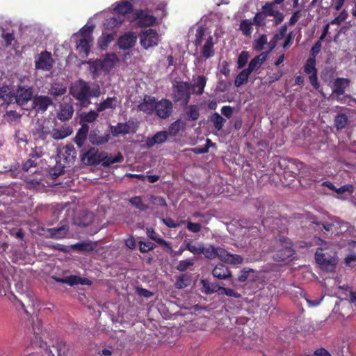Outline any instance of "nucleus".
Returning <instances> with one entry per match:
<instances>
[{"label":"nucleus","instance_id":"f257e3e1","mask_svg":"<svg viewBox=\"0 0 356 356\" xmlns=\"http://www.w3.org/2000/svg\"><path fill=\"white\" fill-rule=\"evenodd\" d=\"M316 243L320 245L315 254L316 263L322 269L329 272L334 271L337 264V252L335 248L330 242L320 238H318Z\"/></svg>","mask_w":356,"mask_h":356},{"label":"nucleus","instance_id":"f03ea898","mask_svg":"<svg viewBox=\"0 0 356 356\" xmlns=\"http://www.w3.org/2000/svg\"><path fill=\"white\" fill-rule=\"evenodd\" d=\"M70 94L80 102L83 107H87L90 104V98L99 97L101 90L97 84L91 88L86 81L79 79L70 88Z\"/></svg>","mask_w":356,"mask_h":356},{"label":"nucleus","instance_id":"7ed1b4c3","mask_svg":"<svg viewBox=\"0 0 356 356\" xmlns=\"http://www.w3.org/2000/svg\"><path fill=\"white\" fill-rule=\"evenodd\" d=\"M119 60L116 54H107L103 59H96L88 62L90 72L94 79L97 78L102 72L108 74Z\"/></svg>","mask_w":356,"mask_h":356},{"label":"nucleus","instance_id":"20e7f679","mask_svg":"<svg viewBox=\"0 0 356 356\" xmlns=\"http://www.w3.org/2000/svg\"><path fill=\"white\" fill-rule=\"evenodd\" d=\"M191 96V84L187 81H175L172 84V99L175 102H180L186 106Z\"/></svg>","mask_w":356,"mask_h":356},{"label":"nucleus","instance_id":"39448f33","mask_svg":"<svg viewBox=\"0 0 356 356\" xmlns=\"http://www.w3.org/2000/svg\"><path fill=\"white\" fill-rule=\"evenodd\" d=\"M280 248L273 254V258L275 261L283 262L295 254L292 248V242L288 237H281L280 239Z\"/></svg>","mask_w":356,"mask_h":356},{"label":"nucleus","instance_id":"423d86ee","mask_svg":"<svg viewBox=\"0 0 356 356\" xmlns=\"http://www.w3.org/2000/svg\"><path fill=\"white\" fill-rule=\"evenodd\" d=\"M41 328L42 325L40 321H38L37 324H35L33 326V332L30 336L31 339V345L33 348H39L41 349H44L45 353L48 354L49 356H54V354L52 353L51 349L47 348V343L44 341L41 337Z\"/></svg>","mask_w":356,"mask_h":356},{"label":"nucleus","instance_id":"0eeeda50","mask_svg":"<svg viewBox=\"0 0 356 356\" xmlns=\"http://www.w3.org/2000/svg\"><path fill=\"white\" fill-rule=\"evenodd\" d=\"M139 37L140 45L145 49L157 46L159 42V35L152 29L142 31Z\"/></svg>","mask_w":356,"mask_h":356},{"label":"nucleus","instance_id":"6e6552de","mask_svg":"<svg viewBox=\"0 0 356 356\" xmlns=\"http://www.w3.org/2000/svg\"><path fill=\"white\" fill-rule=\"evenodd\" d=\"M80 156L81 161L87 165H97L106 158L104 152L99 153L98 149L95 147L83 152Z\"/></svg>","mask_w":356,"mask_h":356},{"label":"nucleus","instance_id":"1a4fd4ad","mask_svg":"<svg viewBox=\"0 0 356 356\" xmlns=\"http://www.w3.org/2000/svg\"><path fill=\"white\" fill-rule=\"evenodd\" d=\"M15 102L20 106H25L31 99H33V89L31 86H18L14 92Z\"/></svg>","mask_w":356,"mask_h":356},{"label":"nucleus","instance_id":"9d476101","mask_svg":"<svg viewBox=\"0 0 356 356\" xmlns=\"http://www.w3.org/2000/svg\"><path fill=\"white\" fill-rule=\"evenodd\" d=\"M134 20L138 27H148L155 24L156 18L145 10L138 9L134 12Z\"/></svg>","mask_w":356,"mask_h":356},{"label":"nucleus","instance_id":"9b49d317","mask_svg":"<svg viewBox=\"0 0 356 356\" xmlns=\"http://www.w3.org/2000/svg\"><path fill=\"white\" fill-rule=\"evenodd\" d=\"M156 104L154 112L159 118L167 119L172 113L173 104L170 100L163 98L159 101H156Z\"/></svg>","mask_w":356,"mask_h":356},{"label":"nucleus","instance_id":"f8f14e48","mask_svg":"<svg viewBox=\"0 0 356 356\" xmlns=\"http://www.w3.org/2000/svg\"><path fill=\"white\" fill-rule=\"evenodd\" d=\"M52 104L51 97L46 95H35L32 99V108L36 113H44Z\"/></svg>","mask_w":356,"mask_h":356},{"label":"nucleus","instance_id":"ddd939ff","mask_svg":"<svg viewBox=\"0 0 356 356\" xmlns=\"http://www.w3.org/2000/svg\"><path fill=\"white\" fill-rule=\"evenodd\" d=\"M275 3L266 2L261 7V11L266 17H273L275 25H278L281 22H283V20L284 19V15L280 10H275Z\"/></svg>","mask_w":356,"mask_h":356},{"label":"nucleus","instance_id":"4468645a","mask_svg":"<svg viewBox=\"0 0 356 356\" xmlns=\"http://www.w3.org/2000/svg\"><path fill=\"white\" fill-rule=\"evenodd\" d=\"M52 279L58 283L67 284L68 285L73 286L77 284L90 286L92 281L88 278H82L77 275H70L65 277H58L56 276H52Z\"/></svg>","mask_w":356,"mask_h":356},{"label":"nucleus","instance_id":"2eb2a0df","mask_svg":"<svg viewBox=\"0 0 356 356\" xmlns=\"http://www.w3.org/2000/svg\"><path fill=\"white\" fill-rule=\"evenodd\" d=\"M35 68L49 71L53 66V59L51 53L44 51L38 54L35 61Z\"/></svg>","mask_w":356,"mask_h":356},{"label":"nucleus","instance_id":"dca6fc26","mask_svg":"<svg viewBox=\"0 0 356 356\" xmlns=\"http://www.w3.org/2000/svg\"><path fill=\"white\" fill-rule=\"evenodd\" d=\"M137 37L134 32H127L120 36L118 40V45L122 50L129 49L136 44Z\"/></svg>","mask_w":356,"mask_h":356},{"label":"nucleus","instance_id":"f3484780","mask_svg":"<svg viewBox=\"0 0 356 356\" xmlns=\"http://www.w3.org/2000/svg\"><path fill=\"white\" fill-rule=\"evenodd\" d=\"M156 99L154 97L145 95L143 101L138 104V108L140 111L152 115L156 108Z\"/></svg>","mask_w":356,"mask_h":356},{"label":"nucleus","instance_id":"a211bd4d","mask_svg":"<svg viewBox=\"0 0 356 356\" xmlns=\"http://www.w3.org/2000/svg\"><path fill=\"white\" fill-rule=\"evenodd\" d=\"M113 11L115 13L118 14V16H122L129 13H134V8L131 1L127 0H122L113 4Z\"/></svg>","mask_w":356,"mask_h":356},{"label":"nucleus","instance_id":"6ab92c4d","mask_svg":"<svg viewBox=\"0 0 356 356\" xmlns=\"http://www.w3.org/2000/svg\"><path fill=\"white\" fill-rule=\"evenodd\" d=\"M92 41L93 40L87 38H81L76 41V50L81 58H84L88 56Z\"/></svg>","mask_w":356,"mask_h":356},{"label":"nucleus","instance_id":"aec40b11","mask_svg":"<svg viewBox=\"0 0 356 356\" xmlns=\"http://www.w3.org/2000/svg\"><path fill=\"white\" fill-rule=\"evenodd\" d=\"M74 113V108L72 104H61L57 112L56 117L61 122L68 121L72 118Z\"/></svg>","mask_w":356,"mask_h":356},{"label":"nucleus","instance_id":"412c9836","mask_svg":"<svg viewBox=\"0 0 356 356\" xmlns=\"http://www.w3.org/2000/svg\"><path fill=\"white\" fill-rule=\"evenodd\" d=\"M350 81L346 78H337L333 83L332 93L337 97L345 93L346 88L350 85Z\"/></svg>","mask_w":356,"mask_h":356},{"label":"nucleus","instance_id":"4be33fe9","mask_svg":"<svg viewBox=\"0 0 356 356\" xmlns=\"http://www.w3.org/2000/svg\"><path fill=\"white\" fill-rule=\"evenodd\" d=\"M214 277L219 280H226L232 277L229 268L222 264H217L212 270Z\"/></svg>","mask_w":356,"mask_h":356},{"label":"nucleus","instance_id":"5701e85b","mask_svg":"<svg viewBox=\"0 0 356 356\" xmlns=\"http://www.w3.org/2000/svg\"><path fill=\"white\" fill-rule=\"evenodd\" d=\"M207 81V78L204 75H199L195 82L193 84H191V93L196 95H202Z\"/></svg>","mask_w":356,"mask_h":356},{"label":"nucleus","instance_id":"b1692460","mask_svg":"<svg viewBox=\"0 0 356 356\" xmlns=\"http://www.w3.org/2000/svg\"><path fill=\"white\" fill-rule=\"evenodd\" d=\"M168 137V134L166 131H159L152 137H148L147 138L146 146L148 148H151L156 144H162L167 140Z\"/></svg>","mask_w":356,"mask_h":356},{"label":"nucleus","instance_id":"393cba45","mask_svg":"<svg viewBox=\"0 0 356 356\" xmlns=\"http://www.w3.org/2000/svg\"><path fill=\"white\" fill-rule=\"evenodd\" d=\"M214 42H213V38L212 35H209L204 43V44L202 47V49L201 50V54L202 56L207 59L209 58H211L215 54V49H214Z\"/></svg>","mask_w":356,"mask_h":356},{"label":"nucleus","instance_id":"a878e982","mask_svg":"<svg viewBox=\"0 0 356 356\" xmlns=\"http://www.w3.org/2000/svg\"><path fill=\"white\" fill-rule=\"evenodd\" d=\"M15 99L14 92L10 86L4 85L0 87V100L2 101V104H10L13 102Z\"/></svg>","mask_w":356,"mask_h":356},{"label":"nucleus","instance_id":"bb28decb","mask_svg":"<svg viewBox=\"0 0 356 356\" xmlns=\"http://www.w3.org/2000/svg\"><path fill=\"white\" fill-rule=\"evenodd\" d=\"M88 131L89 126L87 124H83L76 132V136L74 138V142L79 148H81L84 145L87 138Z\"/></svg>","mask_w":356,"mask_h":356},{"label":"nucleus","instance_id":"cd10ccee","mask_svg":"<svg viewBox=\"0 0 356 356\" xmlns=\"http://www.w3.org/2000/svg\"><path fill=\"white\" fill-rule=\"evenodd\" d=\"M131 127L127 123L119 122L115 126H111L110 130L114 137H118L120 135L124 136L130 132Z\"/></svg>","mask_w":356,"mask_h":356},{"label":"nucleus","instance_id":"c85d7f7f","mask_svg":"<svg viewBox=\"0 0 356 356\" xmlns=\"http://www.w3.org/2000/svg\"><path fill=\"white\" fill-rule=\"evenodd\" d=\"M72 129L70 126L63 125L59 129H53L51 137L55 140H62L71 135Z\"/></svg>","mask_w":356,"mask_h":356},{"label":"nucleus","instance_id":"c756f323","mask_svg":"<svg viewBox=\"0 0 356 356\" xmlns=\"http://www.w3.org/2000/svg\"><path fill=\"white\" fill-rule=\"evenodd\" d=\"M286 31H287V25L286 24H284L280 27L279 32L277 33L276 34H275L273 35V37L272 38V39L268 42L269 51H272L273 49L275 48V47L277 44V42L284 38V36L286 35Z\"/></svg>","mask_w":356,"mask_h":356},{"label":"nucleus","instance_id":"7c9ffc66","mask_svg":"<svg viewBox=\"0 0 356 356\" xmlns=\"http://www.w3.org/2000/svg\"><path fill=\"white\" fill-rule=\"evenodd\" d=\"M231 337L234 341L237 344L245 345L248 338L245 336L244 332L241 327H235L231 331Z\"/></svg>","mask_w":356,"mask_h":356},{"label":"nucleus","instance_id":"2f4dec72","mask_svg":"<svg viewBox=\"0 0 356 356\" xmlns=\"http://www.w3.org/2000/svg\"><path fill=\"white\" fill-rule=\"evenodd\" d=\"M69 231V226L67 225H61L58 227H54L49 229V233L54 238H63L66 236Z\"/></svg>","mask_w":356,"mask_h":356},{"label":"nucleus","instance_id":"473e14b6","mask_svg":"<svg viewBox=\"0 0 356 356\" xmlns=\"http://www.w3.org/2000/svg\"><path fill=\"white\" fill-rule=\"evenodd\" d=\"M96 245L91 241H82L72 245V249L79 252H92L95 249Z\"/></svg>","mask_w":356,"mask_h":356},{"label":"nucleus","instance_id":"72a5a7b5","mask_svg":"<svg viewBox=\"0 0 356 356\" xmlns=\"http://www.w3.org/2000/svg\"><path fill=\"white\" fill-rule=\"evenodd\" d=\"M124 21L122 16L112 17L106 19L104 23V26L106 30H112L119 27Z\"/></svg>","mask_w":356,"mask_h":356},{"label":"nucleus","instance_id":"f704fd0d","mask_svg":"<svg viewBox=\"0 0 356 356\" xmlns=\"http://www.w3.org/2000/svg\"><path fill=\"white\" fill-rule=\"evenodd\" d=\"M4 296H7L6 293H4ZM8 297L9 300L12 302L14 307L17 310L20 311L22 310L25 314L29 315V312L27 310L25 303L22 300H19L17 296L13 293L10 292L8 294Z\"/></svg>","mask_w":356,"mask_h":356},{"label":"nucleus","instance_id":"c9c22d12","mask_svg":"<svg viewBox=\"0 0 356 356\" xmlns=\"http://www.w3.org/2000/svg\"><path fill=\"white\" fill-rule=\"evenodd\" d=\"M66 92L67 88L63 84L54 83L51 84L48 93L54 97H57L65 95Z\"/></svg>","mask_w":356,"mask_h":356},{"label":"nucleus","instance_id":"e433bc0d","mask_svg":"<svg viewBox=\"0 0 356 356\" xmlns=\"http://www.w3.org/2000/svg\"><path fill=\"white\" fill-rule=\"evenodd\" d=\"M266 60V56L263 53L259 56L253 58L248 64V67L245 68L250 73L254 70H257L261 67L263 63Z\"/></svg>","mask_w":356,"mask_h":356},{"label":"nucleus","instance_id":"4c0bfd02","mask_svg":"<svg viewBox=\"0 0 356 356\" xmlns=\"http://www.w3.org/2000/svg\"><path fill=\"white\" fill-rule=\"evenodd\" d=\"M117 98L115 97H108L106 99L100 102L97 106V112H102L108 108H115L117 106Z\"/></svg>","mask_w":356,"mask_h":356},{"label":"nucleus","instance_id":"58836bf2","mask_svg":"<svg viewBox=\"0 0 356 356\" xmlns=\"http://www.w3.org/2000/svg\"><path fill=\"white\" fill-rule=\"evenodd\" d=\"M209 120L217 131L222 130L225 123L226 122V120L217 112L213 113L210 116Z\"/></svg>","mask_w":356,"mask_h":356},{"label":"nucleus","instance_id":"ea45409f","mask_svg":"<svg viewBox=\"0 0 356 356\" xmlns=\"http://www.w3.org/2000/svg\"><path fill=\"white\" fill-rule=\"evenodd\" d=\"M35 174L36 176H39L40 177H33V178H29L26 180V184H27V188H36V189H38L41 187H43L44 186V184L42 182V180H43V178H42V175L40 174V173H36V172H35Z\"/></svg>","mask_w":356,"mask_h":356},{"label":"nucleus","instance_id":"a19ab883","mask_svg":"<svg viewBox=\"0 0 356 356\" xmlns=\"http://www.w3.org/2000/svg\"><path fill=\"white\" fill-rule=\"evenodd\" d=\"M115 33H102L99 39L98 45L102 50L107 49L108 44L114 40Z\"/></svg>","mask_w":356,"mask_h":356},{"label":"nucleus","instance_id":"79ce46f5","mask_svg":"<svg viewBox=\"0 0 356 356\" xmlns=\"http://www.w3.org/2000/svg\"><path fill=\"white\" fill-rule=\"evenodd\" d=\"M202 284L207 294H211L216 292H218L220 294L221 289L222 286H220L218 284L209 283L207 280H202Z\"/></svg>","mask_w":356,"mask_h":356},{"label":"nucleus","instance_id":"37998d69","mask_svg":"<svg viewBox=\"0 0 356 356\" xmlns=\"http://www.w3.org/2000/svg\"><path fill=\"white\" fill-rule=\"evenodd\" d=\"M185 125V123L181 120H177L176 121L173 122L169 126L168 131H167L168 136H177V134L181 130V129L184 128Z\"/></svg>","mask_w":356,"mask_h":356},{"label":"nucleus","instance_id":"c03bdc74","mask_svg":"<svg viewBox=\"0 0 356 356\" xmlns=\"http://www.w3.org/2000/svg\"><path fill=\"white\" fill-rule=\"evenodd\" d=\"M253 24H254L251 19H243L240 23L239 30L243 33L244 35L250 36L253 31Z\"/></svg>","mask_w":356,"mask_h":356},{"label":"nucleus","instance_id":"a18cd8bd","mask_svg":"<svg viewBox=\"0 0 356 356\" xmlns=\"http://www.w3.org/2000/svg\"><path fill=\"white\" fill-rule=\"evenodd\" d=\"M9 272L7 264L3 261H0V284L3 286L9 285Z\"/></svg>","mask_w":356,"mask_h":356},{"label":"nucleus","instance_id":"49530a36","mask_svg":"<svg viewBox=\"0 0 356 356\" xmlns=\"http://www.w3.org/2000/svg\"><path fill=\"white\" fill-rule=\"evenodd\" d=\"M186 120L189 121H195L200 117V111L197 105L193 104L188 107L186 112Z\"/></svg>","mask_w":356,"mask_h":356},{"label":"nucleus","instance_id":"de8ad7c7","mask_svg":"<svg viewBox=\"0 0 356 356\" xmlns=\"http://www.w3.org/2000/svg\"><path fill=\"white\" fill-rule=\"evenodd\" d=\"M104 156L106 158L104 159V160H102V165L105 168H108L113 163L121 162L123 159V156L120 152L117 156H115L113 158L111 156H108L107 154L104 152Z\"/></svg>","mask_w":356,"mask_h":356},{"label":"nucleus","instance_id":"09e8293b","mask_svg":"<svg viewBox=\"0 0 356 356\" xmlns=\"http://www.w3.org/2000/svg\"><path fill=\"white\" fill-rule=\"evenodd\" d=\"M250 74L251 73L246 69H244L241 72H240L235 79V86L238 88L245 83L248 81Z\"/></svg>","mask_w":356,"mask_h":356},{"label":"nucleus","instance_id":"8fccbe9b","mask_svg":"<svg viewBox=\"0 0 356 356\" xmlns=\"http://www.w3.org/2000/svg\"><path fill=\"white\" fill-rule=\"evenodd\" d=\"M109 138H110V137H109L108 134H106L105 136H99L96 134H90L89 135L90 142L92 144L97 145L106 143L108 141Z\"/></svg>","mask_w":356,"mask_h":356},{"label":"nucleus","instance_id":"3c124183","mask_svg":"<svg viewBox=\"0 0 356 356\" xmlns=\"http://www.w3.org/2000/svg\"><path fill=\"white\" fill-rule=\"evenodd\" d=\"M304 72L308 75L312 74V73H317L316 58L314 57H309L307 58L304 65Z\"/></svg>","mask_w":356,"mask_h":356},{"label":"nucleus","instance_id":"603ef678","mask_svg":"<svg viewBox=\"0 0 356 356\" xmlns=\"http://www.w3.org/2000/svg\"><path fill=\"white\" fill-rule=\"evenodd\" d=\"M348 123V117L344 113L339 114L334 119V126L337 130H341L346 127Z\"/></svg>","mask_w":356,"mask_h":356},{"label":"nucleus","instance_id":"864d4df0","mask_svg":"<svg viewBox=\"0 0 356 356\" xmlns=\"http://www.w3.org/2000/svg\"><path fill=\"white\" fill-rule=\"evenodd\" d=\"M98 113L99 112H97V111H90L88 113H83L80 117L81 122L88 123H92L95 122L98 117Z\"/></svg>","mask_w":356,"mask_h":356},{"label":"nucleus","instance_id":"5fc2aeb1","mask_svg":"<svg viewBox=\"0 0 356 356\" xmlns=\"http://www.w3.org/2000/svg\"><path fill=\"white\" fill-rule=\"evenodd\" d=\"M129 202L131 205L140 211H146L148 209L147 205L143 203L142 197L140 196H134L129 200Z\"/></svg>","mask_w":356,"mask_h":356},{"label":"nucleus","instance_id":"6e6d98bb","mask_svg":"<svg viewBox=\"0 0 356 356\" xmlns=\"http://www.w3.org/2000/svg\"><path fill=\"white\" fill-rule=\"evenodd\" d=\"M186 243V248L194 254H200L203 252V244L195 245L191 241H184Z\"/></svg>","mask_w":356,"mask_h":356},{"label":"nucleus","instance_id":"4d7b16f0","mask_svg":"<svg viewBox=\"0 0 356 356\" xmlns=\"http://www.w3.org/2000/svg\"><path fill=\"white\" fill-rule=\"evenodd\" d=\"M268 43L267 36L262 34L257 38L254 43V49L257 51H261L264 49V45Z\"/></svg>","mask_w":356,"mask_h":356},{"label":"nucleus","instance_id":"13d9d810","mask_svg":"<svg viewBox=\"0 0 356 356\" xmlns=\"http://www.w3.org/2000/svg\"><path fill=\"white\" fill-rule=\"evenodd\" d=\"M52 348L57 353V356H64L67 352L66 343L63 340L56 341V345H52Z\"/></svg>","mask_w":356,"mask_h":356},{"label":"nucleus","instance_id":"bf43d9fd","mask_svg":"<svg viewBox=\"0 0 356 356\" xmlns=\"http://www.w3.org/2000/svg\"><path fill=\"white\" fill-rule=\"evenodd\" d=\"M190 277L186 275H181L178 277L175 283V286L177 289H181L188 286L190 284Z\"/></svg>","mask_w":356,"mask_h":356},{"label":"nucleus","instance_id":"052dcab7","mask_svg":"<svg viewBox=\"0 0 356 356\" xmlns=\"http://www.w3.org/2000/svg\"><path fill=\"white\" fill-rule=\"evenodd\" d=\"M147 234L151 239L156 241L159 245H164L165 247L169 245L168 243L163 238L159 236L158 234H156L154 229H152L151 231L148 230Z\"/></svg>","mask_w":356,"mask_h":356},{"label":"nucleus","instance_id":"680f3d73","mask_svg":"<svg viewBox=\"0 0 356 356\" xmlns=\"http://www.w3.org/2000/svg\"><path fill=\"white\" fill-rule=\"evenodd\" d=\"M93 29V26H84L77 33L75 34V35L79 34L82 38H87L90 40H93L91 35Z\"/></svg>","mask_w":356,"mask_h":356},{"label":"nucleus","instance_id":"e2e57ef3","mask_svg":"<svg viewBox=\"0 0 356 356\" xmlns=\"http://www.w3.org/2000/svg\"><path fill=\"white\" fill-rule=\"evenodd\" d=\"M205 35V30L203 27L202 26H199L197 29H196V33H195V42H194V44H195V47H198V46H200L202 43V40H203V38Z\"/></svg>","mask_w":356,"mask_h":356},{"label":"nucleus","instance_id":"0e129e2a","mask_svg":"<svg viewBox=\"0 0 356 356\" xmlns=\"http://www.w3.org/2000/svg\"><path fill=\"white\" fill-rule=\"evenodd\" d=\"M216 252L217 248L211 245L209 248H204L203 245V252H202V254H203L206 258L213 259L216 258Z\"/></svg>","mask_w":356,"mask_h":356},{"label":"nucleus","instance_id":"69168bd1","mask_svg":"<svg viewBox=\"0 0 356 356\" xmlns=\"http://www.w3.org/2000/svg\"><path fill=\"white\" fill-rule=\"evenodd\" d=\"M216 257L222 261L227 263L230 257V253L222 248L217 247Z\"/></svg>","mask_w":356,"mask_h":356},{"label":"nucleus","instance_id":"338daca9","mask_svg":"<svg viewBox=\"0 0 356 356\" xmlns=\"http://www.w3.org/2000/svg\"><path fill=\"white\" fill-rule=\"evenodd\" d=\"M193 264H194V262H193V259H192L181 260L179 262V264L177 266V269L179 271L183 272V271L186 270L191 266H193Z\"/></svg>","mask_w":356,"mask_h":356},{"label":"nucleus","instance_id":"774afa93","mask_svg":"<svg viewBox=\"0 0 356 356\" xmlns=\"http://www.w3.org/2000/svg\"><path fill=\"white\" fill-rule=\"evenodd\" d=\"M250 57L249 53L246 51H243L238 56L237 63L238 68H243L247 63Z\"/></svg>","mask_w":356,"mask_h":356}]
</instances>
